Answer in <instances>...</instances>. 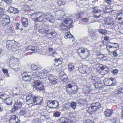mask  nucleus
<instances>
[{
	"label": "nucleus",
	"mask_w": 123,
	"mask_h": 123,
	"mask_svg": "<svg viewBox=\"0 0 123 123\" xmlns=\"http://www.w3.org/2000/svg\"><path fill=\"white\" fill-rule=\"evenodd\" d=\"M66 90L69 94H75L78 91L77 87L75 83L71 82L66 86Z\"/></svg>",
	"instance_id": "f257e3e1"
},
{
	"label": "nucleus",
	"mask_w": 123,
	"mask_h": 123,
	"mask_svg": "<svg viewBox=\"0 0 123 123\" xmlns=\"http://www.w3.org/2000/svg\"><path fill=\"white\" fill-rule=\"evenodd\" d=\"M38 31L42 34H47V37L49 38H54L57 34L56 32L54 30H49L47 31L44 29H39Z\"/></svg>",
	"instance_id": "f03ea898"
},
{
	"label": "nucleus",
	"mask_w": 123,
	"mask_h": 123,
	"mask_svg": "<svg viewBox=\"0 0 123 123\" xmlns=\"http://www.w3.org/2000/svg\"><path fill=\"white\" fill-rule=\"evenodd\" d=\"M72 20L70 18H68L65 19L61 24L59 28L61 29H67L72 27L71 25Z\"/></svg>",
	"instance_id": "7ed1b4c3"
},
{
	"label": "nucleus",
	"mask_w": 123,
	"mask_h": 123,
	"mask_svg": "<svg viewBox=\"0 0 123 123\" xmlns=\"http://www.w3.org/2000/svg\"><path fill=\"white\" fill-rule=\"evenodd\" d=\"M100 107L99 103L96 102L92 104L90 106L87 108V110L88 113L92 114H94L97 109Z\"/></svg>",
	"instance_id": "20e7f679"
},
{
	"label": "nucleus",
	"mask_w": 123,
	"mask_h": 123,
	"mask_svg": "<svg viewBox=\"0 0 123 123\" xmlns=\"http://www.w3.org/2000/svg\"><path fill=\"white\" fill-rule=\"evenodd\" d=\"M31 18L35 22H42L43 19V13L38 12L31 14Z\"/></svg>",
	"instance_id": "39448f33"
},
{
	"label": "nucleus",
	"mask_w": 123,
	"mask_h": 123,
	"mask_svg": "<svg viewBox=\"0 0 123 123\" xmlns=\"http://www.w3.org/2000/svg\"><path fill=\"white\" fill-rule=\"evenodd\" d=\"M42 22H45L46 20L48 21L50 23H52L55 21L53 16L51 13L49 12L46 13H43Z\"/></svg>",
	"instance_id": "423d86ee"
},
{
	"label": "nucleus",
	"mask_w": 123,
	"mask_h": 123,
	"mask_svg": "<svg viewBox=\"0 0 123 123\" xmlns=\"http://www.w3.org/2000/svg\"><path fill=\"white\" fill-rule=\"evenodd\" d=\"M33 87L36 89L40 90L44 89V87L42 83L39 81H35L33 84Z\"/></svg>",
	"instance_id": "0eeeda50"
},
{
	"label": "nucleus",
	"mask_w": 123,
	"mask_h": 123,
	"mask_svg": "<svg viewBox=\"0 0 123 123\" xmlns=\"http://www.w3.org/2000/svg\"><path fill=\"white\" fill-rule=\"evenodd\" d=\"M43 98L42 97L40 96H34L32 104L33 105L37 104H41L43 102Z\"/></svg>",
	"instance_id": "6e6552de"
},
{
	"label": "nucleus",
	"mask_w": 123,
	"mask_h": 123,
	"mask_svg": "<svg viewBox=\"0 0 123 123\" xmlns=\"http://www.w3.org/2000/svg\"><path fill=\"white\" fill-rule=\"evenodd\" d=\"M47 105L51 108H55L59 106V104L56 100L49 101L48 102Z\"/></svg>",
	"instance_id": "1a4fd4ad"
},
{
	"label": "nucleus",
	"mask_w": 123,
	"mask_h": 123,
	"mask_svg": "<svg viewBox=\"0 0 123 123\" xmlns=\"http://www.w3.org/2000/svg\"><path fill=\"white\" fill-rule=\"evenodd\" d=\"M47 78L49 81V82L51 84L55 85L58 83V81L57 79L53 75L49 74Z\"/></svg>",
	"instance_id": "9d476101"
},
{
	"label": "nucleus",
	"mask_w": 123,
	"mask_h": 123,
	"mask_svg": "<svg viewBox=\"0 0 123 123\" xmlns=\"http://www.w3.org/2000/svg\"><path fill=\"white\" fill-rule=\"evenodd\" d=\"M105 22L106 24L112 26L114 25L115 24L113 19L110 17L107 18Z\"/></svg>",
	"instance_id": "9b49d317"
},
{
	"label": "nucleus",
	"mask_w": 123,
	"mask_h": 123,
	"mask_svg": "<svg viewBox=\"0 0 123 123\" xmlns=\"http://www.w3.org/2000/svg\"><path fill=\"white\" fill-rule=\"evenodd\" d=\"M9 121L10 123H20V122L18 120V117L15 115L12 116Z\"/></svg>",
	"instance_id": "f8f14e48"
},
{
	"label": "nucleus",
	"mask_w": 123,
	"mask_h": 123,
	"mask_svg": "<svg viewBox=\"0 0 123 123\" xmlns=\"http://www.w3.org/2000/svg\"><path fill=\"white\" fill-rule=\"evenodd\" d=\"M27 50H31L32 51H34L33 53H38L39 49L37 47L32 46H30L26 48Z\"/></svg>",
	"instance_id": "ddd939ff"
},
{
	"label": "nucleus",
	"mask_w": 123,
	"mask_h": 123,
	"mask_svg": "<svg viewBox=\"0 0 123 123\" xmlns=\"http://www.w3.org/2000/svg\"><path fill=\"white\" fill-rule=\"evenodd\" d=\"M34 97L32 96L31 94H29L27 96L26 100L27 104L29 105L32 104Z\"/></svg>",
	"instance_id": "4468645a"
},
{
	"label": "nucleus",
	"mask_w": 123,
	"mask_h": 123,
	"mask_svg": "<svg viewBox=\"0 0 123 123\" xmlns=\"http://www.w3.org/2000/svg\"><path fill=\"white\" fill-rule=\"evenodd\" d=\"M32 76L27 74V75H25L23 76L22 79L25 82H28L30 81L32 77Z\"/></svg>",
	"instance_id": "2eb2a0df"
},
{
	"label": "nucleus",
	"mask_w": 123,
	"mask_h": 123,
	"mask_svg": "<svg viewBox=\"0 0 123 123\" xmlns=\"http://www.w3.org/2000/svg\"><path fill=\"white\" fill-rule=\"evenodd\" d=\"M10 21L9 19H0V23L3 26H6L9 24Z\"/></svg>",
	"instance_id": "dca6fc26"
},
{
	"label": "nucleus",
	"mask_w": 123,
	"mask_h": 123,
	"mask_svg": "<svg viewBox=\"0 0 123 123\" xmlns=\"http://www.w3.org/2000/svg\"><path fill=\"white\" fill-rule=\"evenodd\" d=\"M104 114L106 117H110L113 114L112 110L111 109H107L104 111Z\"/></svg>",
	"instance_id": "f3484780"
},
{
	"label": "nucleus",
	"mask_w": 123,
	"mask_h": 123,
	"mask_svg": "<svg viewBox=\"0 0 123 123\" xmlns=\"http://www.w3.org/2000/svg\"><path fill=\"white\" fill-rule=\"evenodd\" d=\"M60 119L62 123H73L72 120L64 117L61 118Z\"/></svg>",
	"instance_id": "a211bd4d"
},
{
	"label": "nucleus",
	"mask_w": 123,
	"mask_h": 123,
	"mask_svg": "<svg viewBox=\"0 0 123 123\" xmlns=\"http://www.w3.org/2000/svg\"><path fill=\"white\" fill-rule=\"evenodd\" d=\"M111 45H109L107 46V48L108 50H110V49H111L112 48L113 49L116 48L119 46L118 44L116 43H111Z\"/></svg>",
	"instance_id": "6ab92c4d"
},
{
	"label": "nucleus",
	"mask_w": 123,
	"mask_h": 123,
	"mask_svg": "<svg viewBox=\"0 0 123 123\" xmlns=\"http://www.w3.org/2000/svg\"><path fill=\"white\" fill-rule=\"evenodd\" d=\"M78 104L80 106L85 105L87 102V101L85 99H81L77 100Z\"/></svg>",
	"instance_id": "aec40b11"
},
{
	"label": "nucleus",
	"mask_w": 123,
	"mask_h": 123,
	"mask_svg": "<svg viewBox=\"0 0 123 123\" xmlns=\"http://www.w3.org/2000/svg\"><path fill=\"white\" fill-rule=\"evenodd\" d=\"M13 99L10 97H8L4 100V102L7 105H11L12 103Z\"/></svg>",
	"instance_id": "412c9836"
},
{
	"label": "nucleus",
	"mask_w": 123,
	"mask_h": 123,
	"mask_svg": "<svg viewBox=\"0 0 123 123\" xmlns=\"http://www.w3.org/2000/svg\"><path fill=\"white\" fill-rule=\"evenodd\" d=\"M21 19L23 25L24 27L27 26L28 24V19L25 17H22Z\"/></svg>",
	"instance_id": "4be33fe9"
},
{
	"label": "nucleus",
	"mask_w": 123,
	"mask_h": 123,
	"mask_svg": "<svg viewBox=\"0 0 123 123\" xmlns=\"http://www.w3.org/2000/svg\"><path fill=\"white\" fill-rule=\"evenodd\" d=\"M97 80V78L95 76L92 77L90 81V82L93 83L94 84V85L95 87L97 88H99V87L98 86H97L96 85H98V83H96L94 84V83L96 82Z\"/></svg>",
	"instance_id": "5701e85b"
},
{
	"label": "nucleus",
	"mask_w": 123,
	"mask_h": 123,
	"mask_svg": "<svg viewBox=\"0 0 123 123\" xmlns=\"http://www.w3.org/2000/svg\"><path fill=\"white\" fill-rule=\"evenodd\" d=\"M74 68V64L71 63H69L68 65L67 69L69 72H71L73 70Z\"/></svg>",
	"instance_id": "b1692460"
},
{
	"label": "nucleus",
	"mask_w": 123,
	"mask_h": 123,
	"mask_svg": "<svg viewBox=\"0 0 123 123\" xmlns=\"http://www.w3.org/2000/svg\"><path fill=\"white\" fill-rule=\"evenodd\" d=\"M14 44V42L13 40H9L6 42V47L7 48L11 47Z\"/></svg>",
	"instance_id": "393cba45"
},
{
	"label": "nucleus",
	"mask_w": 123,
	"mask_h": 123,
	"mask_svg": "<svg viewBox=\"0 0 123 123\" xmlns=\"http://www.w3.org/2000/svg\"><path fill=\"white\" fill-rule=\"evenodd\" d=\"M22 103L19 101L16 102L14 105V107L18 108H20L22 106Z\"/></svg>",
	"instance_id": "a878e982"
},
{
	"label": "nucleus",
	"mask_w": 123,
	"mask_h": 123,
	"mask_svg": "<svg viewBox=\"0 0 123 123\" xmlns=\"http://www.w3.org/2000/svg\"><path fill=\"white\" fill-rule=\"evenodd\" d=\"M65 34L64 37L66 39L72 38L73 37V36L71 34L70 32H66Z\"/></svg>",
	"instance_id": "bb28decb"
},
{
	"label": "nucleus",
	"mask_w": 123,
	"mask_h": 123,
	"mask_svg": "<svg viewBox=\"0 0 123 123\" xmlns=\"http://www.w3.org/2000/svg\"><path fill=\"white\" fill-rule=\"evenodd\" d=\"M112 81L109 80V79H108L105 82V85L107 86H111L114 85V84L111 83Z\"/></svg>",
	"instance_id": "cd10ccee"
},
{
	"label": "nucleus",
	"mask_w": 123,
	"mask_h": 123,
	"mask_svg": "<svg viewBox=\"0 0 123 123\" xmlns=\"http://www.w3.org/2000/svg\"><path fill=\"white\" fill-rule=\"evenodd\" d=\"M121 17L123 18V10L121 11L118 13L117 14V17Z\"/></svg>",
	"instance_id": "c85d7f7f"
},
{
	"label": "nucleus",
	"mask_w": 123,
	"mask_h": 123,
	"mask_svg": "<svg viewBox=\"0 0 123 123\" xmlns=\"http://www.w3.org/2000/svg\"><path fill=\"white\" fill-rule=\"evenodd\" d=\"M9 19V18L7 15L6 14H3L2 15L0 19Z\"/></svg>",
	"instance_id": "c756f323"
},
{
	"label": "nucleus",
	"mask_w": 123,
	"mask_h": 123,
	"mask_svg": "<svg viewBox=\"0 0 123 123\" xmlns=\"http://www.w3.org/2000/svg\"><path fill=\"white\" fill-rule=\"evenodd\" d=\"M82 14V13L81 12H78L74 15V17L77 19L79 18L80 17Z\"/></svg>",
	"instance_id": "7c9ffc66"
},
{
	"label": "nucleus",
	"mask_w": 123,
	"mask_h": 123,
	"mask_svg": "<svg viewBox=\"0 0 123 123\" xmlns=\"http://www.w3.org/2000/svg\"><path fill=\"white\" fill-rule=\"evenodd\" d=\"M68 116L70 118H75L76 117L75 114V113L71 112L69 113L68 114Z\"/></svg>",
	"instance_id": "2f4dec72"
},
{
	"label": "nucleus",
	"mask_w": 123,
	"mask_h": 123,
	"mask_svg": "<svg viewBox=\"0 0 123 123\" xmlns=\"http://www.w3.org/2000/svg\"><path fill=\"white\" fill-rule=\"evenodd\" d=\"M71 107L74 109L76 107V104L74 102H73L70 104Z\"/></svg>",
	"instance_id": "473e14b6"
},
{
	"label": "nucleus",
	"mask_w": 123,
	"mask_h": 123,
	"mask_svg": "<svg viewBox=\"0 0 123 123\" xmlns=\"http://www.w3.org/2000/svg\"><path fill=\"white\" fill-rule=\"evenodd\" d=\"M99 32L105 35L107 33V31L103 29H101L99 30Z\"/></svg>",
	"instance_id": "72a5a7b5"
},
{
	"label": "nucleus",
	"mask_w": 123,
	"mask_h": 123,
	"mask_svg": "<svg viewBox=\"0 0 123 123\" xmlns=\"http://www.w3.org/2000/svg\"><path fill=\"white\" fill-rule=\"evenodd\" d=\"M57 4L60 6L62 5H64L65 3L64 2H63L62 0H60L59 1H58Z\"/></svg>",
	"instance_id": "f704fd0d"
},
{
	"label": "nucleus",
	"mask_w": 123,
	"mask_h": 123,
	"mask_svg": "<svg viewBox=\"0 0 123 123\" xmlns=\"http://www.w3.org/2000/svg\"><path fill=\"white\" fill-rule=\"evenodd\" d=\"M37 66L34 64H32L31 66V69L32 70H37L39 69L37 68Z\"/></svg>",
	"instance_id": "c9c22d12"
},
{
	"label": "nucleus",
	"mask_w": 123,
	"mask_h": 123,
	"mask_svg": "<svg viewBox=\"0 0 123 123\" xmlns=\"http://www.w3.org/2000/svg\"><path fill=\"white\" fill-rule=\"evenodd\" d=\"M117 93H116L117 94H123V88H120L117 91Z\"/></svg>",
	"instance_id": "e433bc0d"
},
{
	"label": "nucleus",
	"mask_w": 123,
	"mask_h": 123,
	"mask_svg": "<svg viewBox=\"0 0 123 123\" xmlns=\"http://www.w3.org/2000/svg\"><path fill=\"white\" fill-rule=\"evenodd\" d=\"M14 9V8L12 6H10L9 8L8 11L10 13H13Z\"/></svg>",
	"instance_id": "4c0bfd02"
},
{
	"label": "nucleus",
	"mask_w": 123,
	"mask_h": 123,
	"mask_svg": "<svg viewBox=\"0 0 123 123\" xmlns=\"http://www.w3.org/2000/svg\"><path fill=\"white\" fill-rule=\"evenodd\" d=\"M101 10H98L95 9L94 10L92 11V12H93V13H97L101 12Z\"/></svg>",
	"instance_id": "58836bf2"
},
{
	"label": "nucleus",
	"mask_w": 123,
	"mask_h": 123,
	"mask_svg": "<svg viewBox=\"0 0 123 123\" xmlns=\"http://www.w3.org/2000/svg\"><path fill=\"white\" fill-rule=\"evenodd\" d=\"M118 72V70L117 69H115L113 70L112 71V72L113 73V74L114 75L116 74Z\"/></svg>",
	"instance_id": "ea45409f"
},
{
	"label": "nucleus",
	"mask_w": 123,
	"mask_h": 123,
	"mask_svg": "<svg viewBox=\"0 0 123 123\" xmlns=\"http://www.w3.org/2000/svg\"><path fill=\"white\" fill-rule=\"evenodd\" d=\"M113 53V55L115 57H117L118 55V54L117 52L116 51H113L112 52Z\"/></svg>",
	"instance_id": "a19ab883"
},
{
	"label": "nucleus",
	"mask_w": 123,
	"mask_h": 123,
	"mask_svg": "<svg viewBox=\"0 0 123 123\" xmlns=\"http://www.w3.org/2000/svg\"><path fill=\"white\" fill-rule=\"evenodd\" d=\"M19 12V11L17 8H14L13 9V13L14 14H16L18 13Z\"/></svg>",
	"instance_id": "79ce46f5"
},
{
	"label": "nucleus",
	"mask_w": 123,
	"mask_h": 123,
	"mask_svg": "<svg viewBox=\"0 0 123 123\" xmlns=\"http://www.w3.org/2000/svg\"><path fill=\"white\" fill-rule=\"evenodd\" d=\"M52 57H56L58 55V54L56 52H53L52 54Z\"/></svg>",
	"instance_id": "37998d69"
},
{
	"label": "nucleus",
	"mask_w": 123,
	"mask_h": 123,
	"mask_svg": "<svg viewBox=\"0 0 123 123\" xmlns=\"http://www.w3.org/2000/svg\"><path fill=\"white\" fill-rule=\"evenodd\" d=\"M26 112L24 110L21 111L20 112V115L21 116H23L25 114Z\"/></svg>",
	"instance_id": "c03bdc74"
},
{
	"label": "nucleus",
	"mask_w": 123,
	"mask_h": 123,
	"mask_svg": "<svg viewBox=\"0 0 123 123\" xmlns=\"http://www.w3.org/2000/svg\"><path fill=\"white\" fill-rule=\"evenodd\" d=\"M54 115L55 117H58L60 115L59 113L57 112H56L54 114Z\"/></svg>",
	"instance_id": "a18cd8bd"
},
{
	"label": "nucleus",
	"mask_w": 123,
	"mask_h": 123,
	"mask_svg": "<svg viewBox=\"0 0 123 123\" xmlns=\"http://www.w3.org/2000/svg\"><path fill=\"white\" fill-rule=\"evenodd\" d=\"M7 4L10 3L11 2V0H3Z\"/></svg>",
	"instance_id": "49530a36"
},
{
	"label": "nucleus",
	"mask_w": 123,
	"mask_h": 123,
	"mask_svg": "<svg viewBox=\"0 0 123 123\" xmlns=\"http://www.w3.org/2000/svg\"><path fill=\"white\" fill-rule=\"evenodd\" d=\"M54 61H55L56 62L55 63V65L56 66L58 65V64L57 65V64L58 62L59 61V59H55L54 60Z\"/></svg>",
	"instance_id": "de8ad7c7"
},
{
	"label": "nucleus",
	"mask_w": 123,
	"mask_h": 123,
	"mask_svg": "<svg viewBox=\"0 0 123 123\" xmlns=\"http://www.w3.org/2000/svg\"><path fill=\"white\" fill-rule=\"evenodd\" d=\"M44 72L40 73L39 74V76L40 77H42L44 75Z\"/></svg>",
	"instance_id": "09e8293b"
},
{
	"label": "nucleus",
	"mask_w": 123,
	"mask_h": 123,
	"mask_svg": "<svg viewBox=\"0 0 123 123\" xmlns=\"http://www.w3.org/2000/svg\"><path fill=\"white\" fill-rule=\"evenodd\" d=\"M4 11L3 8H1L0 7V15H2L3 14Z\"/></svg>",
	"instance_id": "8fccbe9b"
},
{
	"label": "nucleus",
	"mask_w": 123,
	"mask_h": 123,
	"mask_svg": "<svg viewBox=\"0 0 123 123\" xmlns=\"http://www.w3.org/2000/svg\"><path fill=\"white\" fill-rule=\"evenodd\" d=\"M2 71L5 74L8 73V70L7 69L3 68L2 69Z\"/></svg>",
	"instance_id": "3c124183"
},
{
	"label": "nucleus",
	"mask_w": 123,
	"mask_h": 123,
	"mask_svg": "<svg viewBox=\"0 0 123 123\" xmlns=\"http://www.w3.org/2000/svg\"><path fill=\"white\" fill-rule=\"evenodd\" d=\"M105 9L106 10H107V9H108V10H110V6H106L105 7ZM111 11V10H110V11H106L107 12H110V11Z\"/></svg>",
	"instance_id": "603ef678"
},
{
	"label": "nucleus",
	"mask_w": 123,
	"mask_h": 123,
	"mask_svg": "<svg viewBox=\"0 0 123 123\" xmlns=\"http://www.w3.org/2000/svg\"><path fill=\"white\" fill-rule=\"evenodd\" d=\"M105 1L108 4L110 5L111 4V0H105Z\"/></svg>",
	"instance_id": "864d4df0"
},
{
	"label": "nucleus",
	"mask_w": 123,
	"mask_h": 123,
	"mask_svg": "<svg viewBox=\"0 0 123 123\" xmlns=\"http://www.w3.org/2000/svg\"><path fill=\"white\" fill-rule=\"evenodd\" d=\"M101 17V15H99V16H97L96 15H94V16H93L94 18H100V17Z\"/></svg>",
	"instance_id": "5fc2aeb1"
},
{
	"label": "nucleus",
	"mask_w": 123,
	"mask_h": 123,
	"mask_svg": "<svg viewBox=\"0 0 123 123\" xmlns=\"http://www.w3.org/2000/svg\"><path fill=\"white\" fill-rule=\"evenodd\" d=\"M15 96H19L21 94V93L20 92H18L15 93L14 94Z\"/></svg>",
	"instance_id": "6e6d98bb"
},
{
	"label": "nucleus",
	"mask_w": 123,
	"mask_h": 123,
	"mask_svg": "<svg viewBox=\"0 0 123 123\" xmlns=\"http://www.w3.org/2000/svg\"><path fill=\"white\" fill-rule=\"evenodd\" d=\"M103 72L105 73V74H104V75H105L107 74L109 72L108 70H103Z\"/></svg>",
	"instance_id": "4d7b16f0"
},
{
	"label": "nucleus",
	"mask_w": 123,
	"mask_h": 123,
	"mask_svg": "<svg viewBox=\"0 0 123 123\" xmlns=\"http://www.w3.org/2000/svg\"><path fill=\"white\" fill-rule=\"evenodd\" d=\"M41 116H44L45 117L46 116V115L45 114V113H44V112H41Z\"/></svg>",
	"instance_id": "13d9d810"
},
{
	"label": "nucleus",
	"mask_w": 123,
	"mask_h": 123,
	"mask_svg": "<svg viewBox=\"0 0 123 123\" xmlns=\"http://www.w3.org/2000/svg\"><path fill=\"white\" fill-rule=\"evenodd\" d=\"M17 109V107H15L14 106V107L12 109V112H14Z\"/></svg>",
	"instance_id": "bf43d9fd"
},
{
	"label": "nucleus",
	"mask_w": 123,
	"mask_h": 123,
	"mask_svg": "<svg viewBox=\"0 0 123 123\" xmlns=\"http://www.w3.org/2000/svg\"><path fill=\"white\" fill-rule=\"evenodd\" d=\"M109 37L107 36H105L104 38V40L106 41H108L109 40Z\"/></svg>",
	"instance_id": "052dcab7"
},
{
	"label": "nucleus",
	"mask_w": 123,
	"mask_h": 123,
	"mask_svg": "<svg viewBox=\"0 0 123 123\" xmlns=\"http://www.w3.org/2000/svg\"><path fill=\"white\" fill-rule=\"evenodd\" d=\"M16 28L17 29H19V26L20 25V24L18 23H17L16 24Z\"/></svg>",
	"instance_id": "680f3d73"
},
{
	"label": "nucleus",
	"mask_w": 123,
	"mask_h": 123,
	"mask_svg": "<svg viewBox=\"0 0 123 123\" xmlns=\"http://www.w3.org/2000/svg\"><path fill=\"white\" fill-rule=\"evenodd\" d=\"M62 81L64 82H65L68 80V79L67 78H62Z\"/></svg>",
	"instance_id": "e2e57ef3"
},
{
	"label": "nucleus",
	"mask_w": 123,
	"mask_h": 123,
	"mask_svg": "<svg viewBox=\"0 0 123 123\" xmlns=\"http://www.w3.org/2000/svg\"><path fill=\"white\" fill-rule=\"evenodd\" d=\"M108 79H109V80L111 81H112V82H111L112 83H113V81L114 80V79L112 78H110Z\"/></svg>",
	"instance_id": "0e129e2a"
},
{
	"label": "nucleus",
	"mask_w": 123,
	"mask_h": 123,
	"mask_svg": "<svg viewBox=\"0 0 123 123\" xmlns=\"http://www.w3.org/2000/svg\"><path fill=\"white\" fill-rule=\"evenodd\" d=\"M80 52L82 53H86V52L85 50L82 49L81 50Z\"/></svg>",
	"instance_id": "69168bd1"
},
{
	"label": "nucleus",
	"mask_w": 123,
	"mask_h": 123,
	"mask_svg": "<svg viewBox=\"0 0 123 123\" xmlns=\"http://www.w3.org/2000/svg\"><path fill=\"white\" fill-rule=\"evenodd\" d=\"M82 20L84 21H88V19L86 18H84Z\"/></svg>",
	"instance_id": "338daca9"
},
{
	"label": "nucleus",
	"mask_w": 123,
	"mask_h": 123,
	"mask_svg": "<svg viewBox=\"0 0 123 123\" xmlns=\"http://www.w3.org/2000/svg\"><path fill=\"white\" fill-rule=\"evenodd\" d=\"M117 18L119 20H121L122 18L123 19V18L121 17H117Z\"/></svg>",
	"instance_id": "774afa93"
}]
</instances>
